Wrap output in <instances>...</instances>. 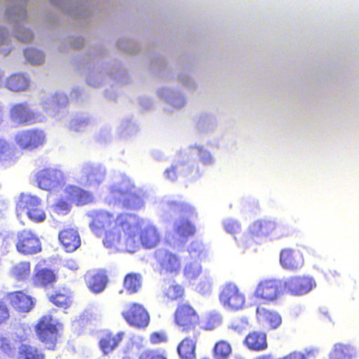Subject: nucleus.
Instances as JSON below:
<instances>
[{
    "label": "nucleus",
    "instance_id": "39",
    "mask_svg": "<svg viewBox=\"0 0 359 359\" xmlns=\"http://www.w3.org/2000/svg\"><path fill=\"white\" fill-rule=\"evenodd\" d=\"M15 349L11 339L7 337L0 336V350L5 354L9 355Z\"/></svg>",
    "mask_w": 359,
    "mask_h": 359
},
{
    "label": "nucleus",
    "instance_id": "7",
    "mask_svg": "<svg viewBox=\"0 0 359 359\" xmlns=\"http://www.w3.org/2000/svg\"><path fill=\"white\" fill-rule=\"evenodd\" d=\"M159 272L164 274L177 275L182 269V258L176 253L165 248H159L154 253Z\"/></svg>",
    "mask_w": 359,
    "mask_h": 359
},
{
    "label": "nucleus",
    "instance_id": "16",
    "mask_svg": "<svg viewBox=\"0 0 359 359\" xmlns=\"http://www.w3.org/2000/svg\"><path fill=\"white\" fill-rule=\"evenodd\" d=\"M183 338L177 346V351L180 359H196V346L200 332H190Z\"/></svg>",
    "mask_w": 359,
    "mask_h": 359
},
{
    "label": "nucleus",
    "instance_id": "27",
    "mask_svg": "<svg viewBox=\"0 0 359 359\" xmlns=\"http://www.w3.org/2000/svg\"><path fill=\"white\" fill-rule=\"evenodd\" d=\"M257 315L259 320L266 322L272 329L277 328L282 323V318L278 312L264 307L257 308Z\"/></svg>",
    "mask_w": 359,
    "mask_h": 359
},
{
    "label": "nucleus",
    "instance_id": "5",
    "mask_svg": "<svg viewBox=\"0 0 359 359\" xmlns=\"http://www.w3.org/2000/svg\"><path fill=\"white\" fill-rule=\"evenodd\" d=\"M173 321L178 330L182 333L190 334V332H200V315L189 302H181L177 305L173 313Z\"/></svg>",
    "mask_w": 359,
    "mask_h": 359
},
{
    "label": "nucleus",
    "instance_id": "2",
    "mask_svg": "<svg viewBox=\"0 0 359 359\" xmlns=\"http://www.w3.org/2000/svg\"><path fill=\"white\" fill-rule=\"evenodd\" d=\"M63 325L51 313L41 316L34 325L37 340L48 351L57 349Z\"/></svg>",
    "mask_w": 359,
    "mask_h": 359
},
{
    "label": "nucleus",
    "instance_id": "4",
    "mask_svg": "<svg viewBox=\"0 0 359 359\" xmlns=\"http://www.w3.org/2000/svg\"><path fill=\"white\" fill-rule=\"evenodd\" d=\"M289 229L281 224L269 219H259L254 222L248 229V238L259 243L264 238L270 237L280 239L290 235Z\"/></svg>",
    "mask_w": 359,
    "mask_h": 359
},
{
    "label": "nucleus",
    "instance_id": "28",
    "mask_svg": "<svg viewBox=\"0 0 359 359\" xmlns=\"http://www.w3.org/2000/svg\"><path fill=\"white\" fill-rule=\"evenodd\" d=\"M142 285V276L139 273H127L123 282V288L129 294L137 293Z\"/></svg>",
    "mask_w": 359,
    "mask_h": 359
},
{
    "label": "nucleus",
    "instance_id": "11",
    "mask_svg": "<svg viewBox=\"0 0 359 359\" xmlns=\"http://www.w3.org/2000/svg\"><path fill=\"white\" fill-rule=\"evenodd\" d=\"M15 248L24 255H34L41 252V243L32 230L25 229L17 233Z\"/></svg>",
    "mask_w": 359,
    "mask_h": 359
},
{
    "label": "nucleus",
    "instance_id": "12",
    "mask_svg": "<svg viewBox=\"0 0 359 359\" xmlns=\"http://www.w3.org/2000/svg\"><path fill=\"white\" fill-rule=\"evenodd\" d=\"M15 140L20 149L32 151L43 146L46 138L43 130L32 128L19 132L15 135Z\"/></svg>",
    "mask_w": 359,
    "mask_h": 359
},
{
    "label": "nucleus",
    "instance_id": "31",
    "mask_svg": "<svg viewBox=\"0 0 359 359\" xmlns=\"http://www.w3.org/2000/svg\"><path fill=\"white\" fill-rule=\"evenodd\" d=\"M231 353V344L224 339L217 341L212 348V355L215 359H229Z\"/></svg>",
    "mask_w": 359,
    "mask_h": 359
},
{
    "label": "nucleus",
    "instance_id": "9",
    "mask_svg": "<svg viewBox=\"0 0 359 359\" xmlns=\"http://www.w3.org/2000/svg\"><path fill=\"white\" fill-rule=\"evenodd\" d=\"M284 292L283 281L276 279H265L258 283L254 292V296L257 299L268 303L276 300Z\"/></svg>",
    "mask_w": 359,
    "mask_h": 359
},
{
    "label": "nucleus",
    "instance_id": "13",
    "mask_svg": "<svg viewBox=\"0 0 359 359\" xmlns=\"http://www.w3.org/2000/svg\"><path fill=\"white\" fill-rule=\"evenodd\" d=\"M36 180L39 188L51 191L65 183V177L62 172L58 169L46 168L36 173Z\"/></svg>",
    "mask_w": 359,
    "mask_h": 359
},
{
    "label": "nucleus",
    "instance_id": "10",
    "mask_svg": "<svg viewBox=\"0 0 359 359\" xmlns=\"http://www.w3.org/2000/svg\"><path fill=\"white\" fill-rule=\"evenodd\" d=\"M219 302L231 311L243 309L245 304V296L234 283H229L224 285L219 296Z\"/></svg>",
    "mask_w": 359,
    "mask_h": 359
},
{
    "label": "nucleus",
    "instance_id": "30",
    "mask_svg": "<svg viewBox=\"0 0 359 359\" xmlns=\"http://www.w3.org/2000/svg\"><path fill=\"white\" fill-rule=\"evenodd\" d=\"M31 273V263L29 261H21L14 264L11 269V275L18 281L28 279Z\"/></svg>",
    "mask_w": 359,
    "mask_h": 359
},
{
    "label": "nucleus",
    "instance_id": "33",
    "mask_svg": "<svg viewBox=\"0 0 359 359\" xmlns=\"http://www.w3.org/2000/svg\"><path fill=\"white\" fill-rule=\"evenodd\" d=\"M19 359H46V356L37 347L22 344L19 350Z\"/></svg>",
    "mask_w": 359,
    "mask_h": 359
},
{
    "label": "nucleus",
    "instance_id": "54",
    "mask_svg": "<svg viewBox=\"0 0 359 359\" xmlns=\"http://www.w3.org/2000/svg\"><path fill=\"white\" fill-rule=\"evenodd\" d=\"M73 46H74V48H79L81 47V46H82V45H78L77 43H74Z\"/></svg>",
    "mask_w": 359,
    "mask_h": 359
},
{
    "label": "nucleus",
    "instance_id": "21",
    "mask_svg": "<svg viewBox=\"0 0 359 359\" xmlns=\"http://www.w3.org/2000/svg\"><path fill=\"white\" fill-rule=\"evenodd\" d=\"M243 344L250 351H264L268 347L266 334L262 331H252L246 335Z\"/></svg>",
    "mask_w": 359,
    "mask_h": 359
},
{
    "label": "nucleus",
    "instance_id": "52",
    "mask_svg": "<svg viewBox=\"0 0 359 359\" xmlns=\"http://www.w3.org/2000/svg\"><path fill=\"white\" fill-rule=\"evenodd\" d=\"M200 291L205 292L210 290V283L209 282H204L198 285Z\"/></svg>",
    "mask_w": 359,
    "mask_h": 359
},
{
    "label": "nucleus",
    "instance_id": "47",
    "mask_svg": "<svg viewBox=\"0 0 359 359\" xmlns=\"http://www.w3.org/2000/svg\"><path fill=\"white\" fill-rule=\"evenodd\" d=\"M225 230L230 233H235L240 228L239 224L235 221H227L224 224Z\"/></svg>",
    "mask_w": 359,
    "mask_h": 359
},
{
    "label": "nucleus",
    "instance_id": "40",
    "mask_svg": "<svg viewBox=\"0 0 359 359\" xmlns=\"http://www.w3.org/2000/svg\"><path fill=\"white\" fill-rule=\"evenodd\" d=\"M222 323V317L218 314H210L208 316L205 324L206 330H212L219 327Z\"/></svg>",
    "mask_w": 359,
    "mask_h": 359
},
{
    "label": "nucleus",
    "instance_id": "19",
    "mask_svg": "<svg viewBox=\"0 0 359 359\" xmlns=\"http://www.w3.org/2000/svg\"><path fill=\"white\" fill-rule=\"evenodd\" d=\"M64 192L67 201L76 205H86L93 201L91 193L74 185L66 187Z\"/></svg>",
    "mask_w": 359,
    "mask_h": 359
},
{
    "label": "nucleus",
    "instance_id": "53",
    "mask_svg": "<svg viewBox=\"0 0 359 359\" xmlns=\"http://www.w3.org/2000/svg\"><path fill=\"white\" fill-rule=\"evenodd\" d=\"M255 359H272V355L271 354L262 355L255 358Z\"/></svg>",
    "mask_w": 359,
    "mask_h": 359
},
{
    "label": "nucleus",
    "instance_id": "45",
    "mask_svg": "<svg viewBox=\"0 0 359 359\" xmlns=\"http://www.w3.org/2000/svg\"><path fill=\"white\" fill-rule=\"evenodd\" d=\"M9 310L5 303L0 301V325L5 323L9 318Z\"/></svg>",
    "mask_w": 359,
    "mask_h": 359
},
{
    "label": "nucleus",
    "instance_id": "17",
    "mask_svg": "<svg viewBox=\"0 0 359 359\" xmlns=\"http://www.w3.org/2000/svg\"><path fill=\"white\" fill-rule=\"evenodd\" d=\"M280 263L285 269L294 271L300 269L304 265V260L299 250L285 248L280 252Z\"/></svg>",
    "mask_w": 359,
    "mask_h": 359
},
{
    "label": "nucleus",
    "instance_id": "6",
    "mask_svg": "<svg viewBox=\"0 0 359 359\" xmlns=\"http://www.w3.org/2000/svg\"><path fill=\"white\" fill-rule=\"evenodd\" d=\"M123 318L130 327L138 330H144L150 323V315L140 303L131 302L121 312Z\"/></svg>",
    "mask_w": 359,
    "mask_h": 359
},
{
    "label": "nucleus",
    "instance_id": "29",
    "mask_svg": "<svg viewBox=\"0 0 359 359\" xmlns=\"http://www.w3.org/2000/svg\"><path fill=\"white\" fill-rule=\"evenodd\" d=\"M355 355L354 348L349 344L337 343L329 354L330 359H352Z\"/></svg>",
    "mask_w": 359,
    "mask_h": 359
},
{
    "label": "nucleus",
    "instance_id": "22",
    "mask_svg": "<svg viewBox=\"0 0 359 359\" xmlns=\"http://www.w3.org/2000/svg\"><path fill=\"white\" fill-rule=\"evenodd\" d=\"M124 333L107 332L100 339L99 346L104 355L109 354L114 350L123 339Z\"/></svg>",
    "mask_w": 359,
    "mask_h": 359
},
{
    "label": "nucleus",
    "instance_id": "48",
    "mask_svg": "<svg viewBox=\"0 0 359 359\" xmlns=\"http://www.w3.org/2000/svg\"><path fill=\"white\" fill-rule=\"evenodd\" d=\"M283 358V359H307L304 353L297 351L292 352Z\"/></svg>",
    "mask_w": 359,
    "mask_h": 359
},
{
    "label": "nucleus",
    "instance_id": "43",
    "mask_svg": "<svg viewBox=\"0 0 359 359\" xmlns=\"http://www.w3.org/2000/svg\"><path fill=\"white\" fill-rule=\"evenodd\" d=\"M25 54L27 58L30 60L32 62L34 63H40L43 59V56L41 55V53L37 52L33 49L31 48H27L25 50Z\"/></svg>",
    "mask_w": 359,
    "mask_h": 359
},
{
    "label": "nucleus",
    "instance_id": "14",
    "mask_svg": "<svg viewBox=\"0 0 359 359\" xmlns=\"http://www.w3.org/2000/svg\"><path fill=\"white\" fill-rule=\"evenodd\" d=\"M284 291L292 295H302L316 286L315 280L309 276H292L283 281Z\"/></svg>",
    "mask_w": 359,
    "mask_h": 359
},
{
    "label": "nucleus",
    "instance_id": "49",
    "mask_svg": "<svg viewBox=\"0 0 359 359\" xmlns=\"http://www.w3.org/2000/svg\"><path fill=\"white\" fill-rule=\"evenodd\" d=\"M201 160L205 164L210 163L212 161V157L210 154L206 151H202L200 149Z\"/></svg>",
    "mask_w": 359,
    "mask_h": 359
},
{
    "label": "nucleus",
    "instance_id": "32",
    "mask_svg": "<svg viewBox=\"0 0 359 359\" xmlns=\"http://www.w3.org/2000/svg\"><path fill=\"white\" fill-rule=\"evenodd\" d=\"M29 81L25 76L20 74L11 75L6 82L7 88L13 91H22L27 88Z\"/></svg>",
    "mask_w": 359,
    "mask_h": 359
},
{
    "label": "nucleus",
    "instance_id": "46",
    "mask_svg": "<svg viewBox=\"0 0 359 359\" xmlns=\"http://www.w3.org/2000/svg\"><path fill=\"white\" fill-rule=\"evenodd\" d=\"M165 176L167 179L174 181L177 178V165H171L165 170Z\"/></svg>",
    "mask_w": 359,
    "mask_h": 359
},
{
    "label": "nucleus",
    "instance_id": "15",
    "mask_svg": "<svg viewBox=\"0 0 359 359\" xmlns=\"http://www.w3.org/2000/svg\"><path fill=\"white\" fill-rule=\"evenodd\" d=\"M11 120L18 125L29 126L36 122V113L26 102H20L12 106L10 110Z\"/></svg>",
    "mask_w": 359,
    "mask_h": 359
},
{
    "label": "nucleus",
    "instance_id": "24",
    "mask_svg": "<svg viewBox=\"0 0 359 359\" xmlns=\"http://www.w3.org/2000/svg\"><path fill=\"white\" fill-rule=\"evenodd\" d=\"M48 299L54 306L67 309L72 304L71 293L65 288H60L48 295Z\"/></svg>",
    "mask_w": 359,
    "mask_h": 359
},
{
    "label": "nucleus",
    "instance_id": "44",
    "mask_svg": "<svg viewBox=\"0 0 359 359\" xmlns=\"http://www.w3.org/2000/svg\"><path fill=\"white\" fill-rule=\"evenodd\" d=\"M149 341L152 344H161L167 341V336L163 332H154L149 336Z\"/></svg>",
    "mask_w": 359,
    "mask_h": 359
},
{
    "label": "nucleus",
    "instance_id": "18",
    "mask_svg": "<svg viewBox=\"0 0 359 359\" xmlns=\"http://www.w3.org/2000/svg\"><path fill=\"white\" fill-rule=\"evenodd\" d=\"M8 299L12 307L18 312L27 313L34 307L32 297L22 291H15L8 294Z\"/></svg>",
    "mask_w": 359,
    "mask_h": 359
},
{
    "label": "nucleus",
    "instance_id": "35",
    "mask_svg": "<svg viewBox=\"0 0 359 359\" xmlns=\"http://www.w3.org/2000/svg\"><path fill=\"white\" fill-rule=\"evenodd\" d=\"M184 294V287L179 284L171 285L165 289L164 297L170 301L177 300L182 298Z\"/></svg>",
    "mask_w": 359,
    "mask_h": 359
},
{
    "label": "nucleus",
    "instance_id": "42",
    "mask_svg": "<svg viewBox=\"0 0 359 359\" xmlns=\"http://www.w3.org/2000/svg\"><path fill=\"white\" fill-rule=\"evenodd\" d=\"M85 173L87 180L89 181H96L100 182L102 177V171L97 168H90V169H86Z\"/></svg>",
    "mask_w": 359,
    "mask_h": 359
},
{
    "label": "nucleus",
    "instance_id": "50",
    "mask_svg": "<svg viewBox=\"0 0 359 359\" xmlns=\"http://www.w3.org/2000/svg\"><path fill=\"white\" fill-rule=\"evenodd\" d=\"M25 35H19L18 37L22 41H25V42H28L29 41H31L32 39H33V34L32 33L27 29V30H25Z\"/></svg>",
    "mask_w": 359,
    "mask_h": 359
},
{
    "label": "nucleus",
    "instance_id": "51",
    "mask_svg": "<svg viewBox=\"0 0 359 359\" xmlns=\"http://www.w3.org/2000/svg\"><path fill=\"white\" fill-rule=\"evenodd\" d=\"M55 205L60 210H68L69 209V203L63 201H58Z\"/></svg>",
    "mask_w": 359,
    "mask_h": 359
},
{
    "label": "nucleus",
    "instance_id": "38",
    "mask_svg": "<svg viewBox=\"0 0 359 359\" xmlns=\"http://www.w3.org/2000/svg\"><path fill=\"white\" fill-rule=\"evenodd\" d=\"M13 156V151L9 144L0 138V162L4 163L11 161Z\"/></svg>",
    "mask_w": 359,
    "mask_h": 359
},
{
    "label": "nucleus",
    "instance_id": "41",
    "mask_svg": "<svg viewBox=\"0 0 359 359\" xmlns=\"http://www.w3.org/2000/svg\"><path fill=\"white\" fill-rule=\"evenodd\" d=\"M138 359H167V358L158 350L147 349L140 354Z\"/></svg>",
    "mask_w": 359,
    "mask_h": 359
},
{
    "label": "nucleus",
    "instance_id": "37",
    "mask_svg": "<svg viewBox=\"0 0 359 359\" xmlns=\"http://www.w3.org/2000/svg\"><path fill=\"white\" fill-rule=\"evenodd\" d=\"M201 266L196 263H189L184 269V275L189 280H195L201 273Z\"/></svg>",
    "mask_w": 359,
    "mask_h": 359
},
{
    "label": "nucleus",
    "instance_id": "3",
    "mask_svg": "<svg viewBox=\"0 0 359 359\" xmlns=\"http://www.w3.org/2000/svg\"><path fill=\"white\" fill-rule=\"evenodd\" d=\"M111 198L116 201H122L126 208L137 210L143 207L146 192L137 187L129 179H124L110 188Z\"/></svg>",
    "mask_w": 359,
    "mask_h": 359
},
{
    "label": "nucleus",
    "instance_id": "34",
    "mask_svg": "<svg viewBox=\"0 0 359 359\" xmlns=\"http://www.w3.org/2000/svg\"><path fill=\"white\" fill-rule=\"evenodd\" d=\"M175 232L182 238H188L194 235L196 232V228L188 220H181L175 224Z\"/></svg>",
    "mask_w": 359,
    "mask_h": 359
},
{
    "label": "nucleus",
    "instance_id": "20",
    "mask_svg": "<svg viewBox=\"0 0 359 359\" xmlns=\"http://www.w3.org/2000/svg\"><path fill=\"white\" fill-rule=\"evenodd\" d=\"M58 238L65 250L67 252L75 251L81 245L80 236L78 231L72 228L62 230Z\"/></svg>",
    "mask_w": 359,
    "mask_h": 359
},
{
    "label": "nucleus",
    "instance_id": "36",
    "mask_svg": "<svg viewBox=\"0 0 359 359\" xmlns=\"http://www.w3.org/2000/svg\"><path fill=\"white\" fill-rule=\"evenodd\" d=\"M170 205V209L180 217L190 216L194 213V208L188 203L172 202Z\"/></svg>",
    "mask_w": 359,
    "mask_h": 359
},
{
    "label": "nucleus",
    "instance_id": "1",
    "mask_svg": "<svg viewBox=\"0 0 359 359\" xmlns=\"http://www.w3.org/2000/svg\"><path fill=\"white\" fill-rule=\"evenodd\" d=\"M89 226L98 237H102L106 248H116L123 245L129 251L137 247V219L133 214L120 212L114 215L107 210L94 211L89 215Z\"/></svg>",
    "mask_w": 359,
    "mask_h": 359
},
{
    "label": "nucleus",
    "instance_id": "23",
    "mask_svg": "<svg viewBox=\"0 0 359 359\" xmlns=\"http://www.w3.org/2000/svg\"><path fill=\"white\" fill-rule=\"evenodd\" d=\"M56 280L53 271L47 268L36 270L32 276V283L37 287H46L55 283Z\"/></svg>",
    "mask_w": 359,
    "mask_h": 359
},
{
    "label": "nucleus",
    "instance_id": "26",
    "mask_svg": "<svg viewBox=\"0 0 359 359\" xmlns=\"http://www.w3.org/2000/svg\"><path fill=\"white\" fill-rule=\"evenodd\" d=\"M140 240L144 248H153L160 243L161 236L155 227L147 226L142 230Z\"/></svg>",
    "mask_w": 359,
    "mask_h": 359
},
{
    "label": "nucleus",
    "instance_id": "8",
    "mask_svg": "<svg viewBox=\"0 0 359 359\" xmlns=\"http://www.w3.org/2000/svg\"><path fill=\"white\" fill-rule=\"evenodd\" d=\"M41 205V201L39 197L21 194L17 203V210L25 211L29 219L34 222H41L45 220L46 216Z\"/></svg>",
    "mask_w": 359,
    "mask_h": 359
},
{
    "label": "nucleus",
    "instance_id": "25",
    "mask_svg": "<svg viewBox=\"0 0 359 359\" xmlns=\"http://www.w3.org/2000/svg\"><path fill=\"white\" fill-rule=\"evenodd\" d=\"M86 281L88 288L95 293L102 292L106 287L107 277L102 272L90 273L86 276Z\"/></svg>",
    "mask_w": 359,
    "mask_h": 359
}]
</instances>
